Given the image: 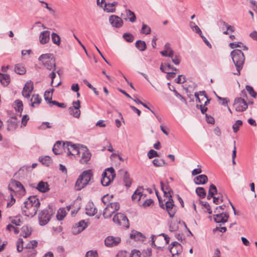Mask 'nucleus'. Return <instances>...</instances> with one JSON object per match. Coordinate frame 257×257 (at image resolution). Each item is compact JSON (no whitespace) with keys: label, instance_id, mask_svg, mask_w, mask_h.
Masks as SVG:
<instances>
[{"label":"nucleus","instance_id":"nucleus-27","mask_svg":"<svg viewBox=\"0 0 257 257\" xmlns=\"http://www.w3.org/2000/svg\"><path fill=\"white\" fill-rule=\"evenodd\" d=\"M65 148L63 145H62L60 141H57L54 145L53 148V152L55 155H59L62 153V149Z\"/></svg>","mask_w":257,"mask_h":257},{"label":"nucleus","instance_id":"nucleus-64","mask_svg":"<svg viewBox=\"0 0 257 257\" xmlns=\"http://www.w3.org/2000/svg\"><path fill=\"white\" fill-rule=\"evenodd\" d=\"M85 257H98L96 251L89 250L86 253Z\"/></svg>","mask_w":257,"mask_h":257},{"label":"nucleus","instance_id":"nucleus-1","mask_svg":"<svg viewBox=\"0 0 257 257\" xmlns=\"http://www.w3.org/2000/svg\"><path fill=\"white\" fill-rule=\"evenodd\" d=\"M40 206L39 199L35 196H32L27 199L22 206V213L28 217L35 216Z\"/></svg>","mask_w":257,"mask_h":257},{"label":"nucleus","instance_id":"nucleus-30","mask_svg":"<svg viewBox=\"0 0 257 257\" xmlns=\"http://www.w3.org/2000/svg\"><path fill=\"white\" fill-rule=\"evenodd\" d=\"M208 181V178L205 175H200L194 178V181L196 184H204Z\"/></svg>","mask_w":257,"mask_h":257},{"label":"nucleus","instance_id":"nucleus-15","mask_svg":"<svg viewBox=\"0 0 257 257\" xmlns=\"http://www.w3.org/2000/svg\"><path fill=\"white\" fill-rule=\"evenodd\" d=\"M109 21L111 25L115 28H119L123 25L122 20L116 15H111L109 18Z\"/></svg>","mask_w":257,"mask_h":257},{"label":"nucleus","instance_id":"nucleus-39","mask_svg":"<svg viewBox=\"0 0 257 257\" xmlns=\"http://www.w3.org/2000/svg\"><path fill=\"white\" fill-rule=\"evenodd\" d=\"M51 39L53 43L58 46H59L61 44L60 37L55 33H52L51 34Z\"/></svg>","mask_w":257,"mask_h":257},{"label":"nucleus","instance_id":"nucleus-21","mask_svg":"<svg viewBox=\"0 0 257 257\" xmlns=\"http://www.w3.org/2000/svg\"><path fill=\"white\" fill-rule=\"evenodd\" d=\"M171 247L170 249L171 253L173 255L179 254L182 247L181 244L178 242L174 241L171 243Z\"/></svg>","mask_w":257,"mask_h":257},{"label":"nucleus","instance_id":"nucleus-43","mask_svg":"<svg viewBox=\"0 0 257 257\" xmlns=\"http://www.w3.org/2000/svg\"><path fill=\"white\" fill-rule=\"evenodd\" d=\"M39 161L47 166H49L52 163L51 158L47 156L39 158Z\"/></svg>","mask_w":257,"mask_h":257},{"label":"nucleus","instance_id":"nucleus-57","mask_svg":"<svg viewBox=\"0 0 257 257\" xmlns=\"http://www.w3.org/2000/svg\"><path fill=\"white\" fill-rule=\"evenodd\" d=\"M123 38L124 39L128 42H132L134 40L133 35L131 33H124L123 35Z\"/></svg>","mask_w":257,"mask_h":257},{"label":"nucleus","instance_id":"nucleus-4","mask_svg":"<svg viewBox=\"0 0 257 257\" xmlns=\"http://www.w3.org/2000/svg\"><path fill=\"white\" fill-rule=\"evenodd\" d=\"M40 64L46 69L50 70H56L55 60L52 54H42L38 58Z\"/></svg>","mask_w":257,"mask_h":257},{"label":"nucleus","instance_id":"nucleus-42","mask_svg":"<svg viewBox=\"0 0 257 257\" xmlns=\"http://www.w3.org/2000/svg\"><path fill=\"white\" fill-rule=\"evenodd\" d=\"M125 14L130 22L134 23L136 21L135 14L131 10L128 9L125 10Z\"/></svg>","mask_w":257,"mask_h":257},{"label":"nucleus","instance_id":"nucleus-10","mask_svg":"<svg viewBox=\"0 0 257 257\" xmlns=\"http://www.w3.org/2000/svg\"><path fill=\"white\" fill-rule=\"evenodd\" d=\"M233 106L236 111L242 112L247 108L248 105L244 99L237 97L234 100Z\"/></svg>","mask_w":257,"mask_h":257},{"label":"nucleus","instance_id":"nucleus-25","mask_svg":"<svg viewBox=\"0 0 257 257\" xmlns=\"http://www.w3.org/2000/svg\"><path fill=\"white\" fill-rule=\"evenodd\" d=\"M152 238V243L151 245L152 246L156 247L158 249H160L162 250L163 246H162V244L159 243V241L160 240H162V241H163V240L159 236H156L154 235H152L151 236Z\"/></svg>","mask_w":257,"mask_h":257},{"label":"nucleus","instance_id":"nucleus-51","mask_svg":"<svg viewBox=\"0 0 257 257\" xmlns=\"http://www.w3.org/2000/svg\"><path fill=\"white\" fill-rule=\"evenodd\" d=\"M172 58V62L176 65L180 64L181 62V57L179 54H176L174 55V53L172 54V56L170 57Z\"/></svg>","mask_w":257,"mask_h":257},{"label":"nucleus","instance_id":"nucleus-62","mask_svg":"<svg viewBox=\"0 0 257 257\" xmlns=\"http://www.w3.org/2000/svg\"><path fill=\"white\" fill-rule=\"evenodd\" d=\"M147 156L149 159H152L154 157H159L158 153L154 150H150L147 154Z\"/></svg>","mask_w":257,"mask_h":257},{"label":"nucleus","instance_id":"nucleus-8","mask_svg":"<svg viewBox=\"0 0 257 257\" xmlns=\"http://www.w3.org/2000/svg\"><path fill=\"white\" fill-rule=\"evenodd\" d=\"M81 146L72 143L71 142H67L64 144L65 148H67L68 156H74L76 157L78 156L81 151Z\"/></svg>","mask_w":257,"mask_h":257},{"label":"nucleus","instance_id":"nucleus-63","mask_svg":"<svg viewBox=\"0 0 257 257\" xmlns=\"http://www.w3.org/2000/svg\"><path fill=\"white\" fill-rule=\"evenodd\" d=\"M142 254L144 257H150L152 255V249L147 248L146 249H144Z\"/></svg>","mask_w":257,"mask_h":257},{"label":"nucleus","instance_id":"nucleus-13","mask_svg":"<svg viewBox=\"0 0 257 257\" xmlns=\"http://www.w3.org/2000/svg\"><path fill=\"white\" fill-rule=\"evenodd\" d=\"M34 89L33 83L30 80L27 81L22 90V95L27 98H30L31 94Z\"/></svg>","mask_w":257,"mask_h":257},{"label":"nucleus","instance_id":"nucleus-54","mask_svg":"<svg viewBox=\"0 0 257 257\" xmlns=\"http://www.w3.org/2000/svg\"><path fill=\"white\" fill-rule=\"evenodd\" d=\"M113 197L112 195H109L107 194L103 196L101 198L102 202L104 204V205H107L109 203H112L110 201V199H112Z\"/></svg>","mask_w":257,"mask_h":257},{"label":"nucleus","instance_id":"nucleus-29","mask_svg":"<svg viewBox=\"0 0 257 257\" xmlns=\"http://www.w3.org/2000/svg\"><path fill=\"white\" fill-rule=\"evenodd\" d=\"M130 237L136 241H144L145 238L142 233L138 231L132 232L130 234Z\"/></svg>","mask_w":257,"mask_h":257},{"label":"nucleus","instance_id":"nucleus-41","mask_svg":"<svg viewBox=\"0 0 257 257\" xmlns=\"http://www.w3.org/2000/svg\"><path fill=\"white\" fill-rule=\"evenodd\" d=\"M152 163L156 167H162L167 165L164 160L159 158L155 159Z\"/></svg>","mask_w":257,"mask_h":257},{"label":"nucleus","instance_id":"nucleus-11","mask_svg":"<svg viewBox=\"0 0 257 257\" xmlns=\"http://www.w3.org/2000/svg\"><path fill=\"white\" fill-rule=\"evenodd\" d=\"M72 106L69 108V111L70 115L73 117L78 118L80 117L81 111L80 110V101L78 100L76 101H73Z\"/></svg>","mask_w":257,"mask_h":257},{"label":"nucleus","instance_id":"nucleus-14","mask_svg":"<svg viewBox=\"0 0 257 257\" xmlns=\"http://www.w3.org/2000/svg\"><path fill=\"white\" fill-rule=\"evenodd\" d=\"M120 241L121 239L119 237L108 236L105 238L104 242L106 246L112 247L118 244Z\"/></svg>","mask_w":257,"mask_h":257},{"label":"nucleus","instance_id":"nucleus-49","mask_svg":"<svg viewBox=\"0 0 257 257\" xmlns=\"http://www.w3.org/2000/svg\"><path fill=\"white\" fill-rule=\"evenodd\" d=\"M66 215V211L64 208L59 209L57 212V218L59 220H62Z\"/></svg>","mask_w":257,"mask_h":257},{"label":"nucleus","instance_id":"nucleus-61","mask_svg":"<svg viewBox=\"0 0 257 257\" xmlns=\"http://www.w3.org/2000/svg\"><path fill=\"white\" fill-rule=\"evenodd\" d=\"M7 229L9 231H14L15 234H18L19 232V229L18 227L14 226L12 224H8L7 226Z\"/></svg>","mask_w":257,"mask_h":257},{"label":"nucleus","instance_id":"nucleus-40","mask_svg":"<svg viewBox=\"0 0 257 257\" xmlns=\"http://www.w3.org/2000/svg\"><path fill=\"white\" fill-rule=\"evenodd\" d=\"M136 47L141 51H145L147 48L146 42L142 40L137 41Z\"/></svg>","mask_w":257,"mask_h":257},{"label":"nucleus","instance_id":"nucleus-20","mask_svg":"<svg viewBox=\"0 0 257 257\" xmlns=\"http://www.w3.org/2000/svg\"><path fill=\"white\" fill-rule=\"evenodd\" d=\"M86 213L89 216H93L97 212V209L94 204L91 202H89L86 205Z\"/></svg>","mask_w":257,"mask_h":257},{"label":"nucleus","instance_id":"nucleus-56","mask_svg":"<svg viewBox=\"0 0 257 257\" xmlns=\"http://www.w3.org/2000/svg\"><path fill=\"white\" fill-rule=\"evenodd\" d=\"M245 88H246V89L247 91V92L249 93V94L252 97H253V98H256V95H257L256 93L254 90V89L252 86H249V85H246Z\"/></svg>","mask_w":257,"mask_h":257},{"label":"nucleus","instance_id":"nucleus-45","mask_svg":"<svg viewBox=\"0 0 257 257\" xmlns=\"http://www.w3.org/2000/svg\"><path fill=\"white\" fill-rule=\"evenodd\" d=\"M103 173H106V176L107 178H109V176H112V181L114 180L115 177V173L114 169L112 167H110L106 169Z\"/></svg>","mask_w":257,"mask_h":257},{"label":"nucleus","instance_id":"nucleus-24","mask_svg":"<svg viewBox=\"0 0 257 257\" xmlns=\"http://www.w3.org/2000/svg\"><path fill=\"white\" fill-rule=\"evenodd\" d=\"M118 3L116 2H113L112 3H104L103 9L104 11L107 13H113L115 11V7L116 6Z\"/></svg>","mask_w":257,"mask_h":257},{"label":"nucleus","instance_id":"nucleus-19","mask_svg":"<svg viewBox=\"0 0 257 257\" xmlns=\"http://www.w3.org/2000/svg\"><path fill=\"white\" fill-rule=\"evenodd\" d=\"M50 31L46 30L42 32L39 35L40 43L42 44H46L49 42L50 40Z\"/></svg>","mask_w":257,"mask_h":257},{"label":"nucleus","instance_id":"nucleus-32","mask_svg":"<svg viewBox=\"0 0 257 257\" xmlns=\"http://www.w3.org/2000/svg\"><path fill=\"white\" fill-rule=\"evenodd\" d=\"M112 181V176H109V178H107L106 176V173H103L102 174V179L101 180V183L104 186H108L110 183Z\"/></svg>","mask_w":257,"mask_h":257},{"label":"nucleus","instance_id":"nucleus-17","mask_svg":"<svg viewBox=\"0 0 257 257\" xmlns=\"http://www.w3.org/2000/svg\"><path fill=\"white\" fill-rule=\"evenodd\" d=\"M228 217L229 215L228 213H220L219 211H218V213L214 215V219L217 223H224L227 221Z\"/></svg>","mask_w":257,"mask_h":257},{"label":"nucleus","instance_id":"nucleus-55","mask_svg":"<svg viewBox=\"0 0 257 257\" xmlns=\"http://www.w3.org/2000/svg\"><path fill=\"white\" fill-rule=\"evenodd\" d=\"M151 32V28L146 24H143L141 29V32L142 34L145 35H148L150 34Z\"/></svg>","mask_w":257,"mask_h":257},{"label":"nucleus","instance_id":"nucleus-26","mask_svg":"<svg viewBox=\"0 0 257 257\" xmlns=\"http://www.w3.org/2000/svg\"><path fill=\"white\" fill-rule=\"evenodd\" d=\"M87 227V224L84 220L80 221L76 227L73 228V232L74 234L80 233Z\"/></svg>","mask_w":257,"mask_h":257},{"label":"nucleus","instance_id":"nucleus-38","mask_svg":"<svg viewBox=\"0 0 257 257\" xmlns=\"http://www.w3.org/2000/svg\"><path fill=\"white\" fill-rule=\"evenodd\" d=\"M123 174V182L125 183V185L126 187H130L132 184V180L130 177V176L127 171H122Z\"/></svg>","mask_w":257,"mask_h":257},{"label":"nucleus","instance_id":"nucleus-60","mask_svg":"<svg viewBox=\"0 0 257 257\" xmlns=\"http://www.w3.org/2000/svg\"><path fill=\"white\" fill-rule=\"evenodd\" d=\"M49 104L51 106L53 105H56L59 107L65 108L66 106V105L64 103H59L56 100H51L49 102Z\"/></svg>","mask_w":257,"mask_h":257},{"label":"nucleus","instance_id":"nucleus-36","mask_svg":"<svg viewBox=\"0 0 257 257\" xmlns=\"http://www.w3.org/2000/svg\"><path fill=\"white\" fill-rule=\"evenodd\" d=\"M15 71L18 74L23 75L26 73V70L22 64H18L15 65Z\"/></svg>","mask_w":257,"mask_h":257},{"label":"nucleus","instance_id":"nucleus-34","mask_svg":"<svg viewBox=\"0 0 257 257\" xmlns=\"http://www.w3.org/2000/svg\"><path fill=\"white\" fill-rule=\"evenodd\" d=\"M42 99L38 94H34L32 95L30 101L31 102V106L35 107V105H39L41 102Z\"/></svg>","mask_w":257,"mask_h":257},{"label":"nucleus","instance_id":"nucleus-44","mask_svg":"<svg viewBox=\"0 0 257 257\" xmlns=\"http://www.w3.org/2000/svg\"><path fill=\"white\" fill-rule=\"evenodd\" d=\"M53 91L54 89L52 88L50 91H46L44 93V99L48 103H49V102L52 100V94Z\"/></svg>","mask_w":257,"mask_h":257},{"label":"nucleus","instance_id":"nucleus-46","mask_svg":"<svg viewBox=\"0 0 257 257\" xmlns=\"http://www.w3.org/2000/svg\"><path fill=\"white\" fill-rule=\"evenodd\" d=\"M24 253L25 257H35L37 254V251L34 248H28Z\"/></svg>","mask_w":257,"mask_h":257},{"label":"nucleus","instance_id":"nucleus-53","mask_svg":"<svg viewBox=\"0 0 257 257\" xmlns=\"http://www.w3.org/2000/svg\"><path fill=\"white\" fill-rule=\"evenodd\" d=\"M197 194L201 198H204L206 196V191L203 187H197L196 189Z\"/></svg>","mask_w":257,"mask_h":257},{"label":"nucleus","instance_id":"nucleus-59","mask_svg":"<svg viewBox=\"0 0 257 257\" xmlns=\"http://www.w3.org/2000/svg\"><path fill=\"white\" fill-rule=\"evenodd\" d=\"M10 219L12 223L16 226L20 225L22 223V221L20 217L16 216L13 218H11Z\"/></svg>","mask_w":257,"mask_h":257},{"label":"nucleus","instance_id":"nucleus-35","mask_svg":"<svg viewBox=\"0 0 257 257\" xmlns=\"http://www.w3.org/2000/svg\"><path fill=\"white\" fill-rule=\"evenodd\" d=\"M229 47L231 49H234L237 47L241 48L243 50H247L248 48L245 45H243L242 42H233L230 43L229 44Z\"/></svg>","mask_w":257,"mask_h":257},{"label":"nucleus","instance_id":"nucleus-9","mask_svg":"<svg viewBox=\"0 0 257 257\" xmlns=\"http://www.w3.org/2000/svg\"><path fill=\"white\" fill-rule=\"evenodd\" d=\"M113 222L123 228L129 227V222L127 217L122 213H117L113 217Z\"/></svg>","mask_w":257,"mask_h":257},{"label":"nucleus","instance_id":"nucleus-52","mask_svg":"<svg viewBox=\"0 0 257 257\" xmlns=\"http://www.w3.org/2000/svg\"><path fill=\"white\" fill-rule=\"evenodd\" d=\"M219 25L220 26H225L226 29H227L228 31H229L230 32H233L235 31V28H234V27L228 25V24L226 23L224 21H220L219 22Z\"/></svg>","mask_w":257,"mask_h":257},{"label":"nucleus","instance_id":"nucleus-18","mask_svg":"<svg viewBox=\"0 0 257 257\" xmlns=\"http://www.w3.org/2000/svg\"><path fill=\"white\" fill-rule=\"evenodd\" d=\"M143 188L141 187H138L132 196V199L134 201H139L142 198L145 197L143 194Z\"/></svg>","mask_w":257,"mask_h":257},{"label":"nucleus","instance_id":"nucleus-6","mask_svg":"<svg viewBox=\"0 0 257 257\" xmlns=\"http://www.w3.org/2000/svg\"><path fill=\"white\" fill-rule=\"evenodd\" d=\"M119 204L117 202L109 203L104 208L103 216L105 218H110L111 215L119 209Z\"/></svg>","mask_w":257,"mask_h":257},{"label":"nucleus","instance_id":"nucleus-2","mask_svg":"<svg viewBox=\"0 0 257 257\" xmlns=\"http://www.w3.org/2000/svg\"><path fill=\"white\" fill-rule=\"evenodd\" d=\"M230 55L236 69V72H234L233 74L239 75L245 61L244 54L240 50L235 49L231 51Z\"/></svg>","mask_w":257,"mask_h":257},{"label":"nucleus","instance_id":"nucleus-12","mask_svg":"<svg viewBox=\"0 0 257 257\" xmlns=\"http://www.w3.org/2000/svg\"><path fill=\"white\" fill-rule=\"evenodd\" d=\"M50 212L47 209H44L39 215V221L41 225H45L48 223L51 218Z\"/></svg>","mask_w":257,"mask_h":257},{"label":"nucleus","instance_id":"nucleus-5","mask_svg":"<svg viewBox=\"0 0 257 257\" xmlns=\"http://www.w3.org/2000/svg\"><path fill=\"white\" fill-rule=\"evenodd\" d=\"M156 194H157V193H156ZM157 195L159 200L160 206L163 209H166L171 218L173 217L176 212V207L174 203L172 197L168 198V200L165 203V207H164V205L161 197H159L158 194H157Z\"/></svg>","mask_w":257,"mask_h":257},{"label":"nucleus","instance_id":"nucleus-48","mask_svg":"<svg viewBox=\"0 0 257 257\" xmlns=\"http://www.w3.org/2000/svg\"><path fill=\"white\" fill-rule=\"evenodd\" d=\"M242 121L241 120H237L232 125L233 131L236 133L239 130L240 126L242 125Z\"/></svg>","mask_w":257,"mask_h":257},{"label":"nucleus","instance_id":"nucleus-31","mask_svg":"<svg viewBox=\"0 0 257 257\" xmlns=\"http://www.w3.org/2000/svg\"><path fill=\"white\" fill-rule=\"evenodd\" d=\"M0 82L4 86H7L10 82V75L7 74H3L0 72Z\"/></svg>","mask_w":257,"mask_h":257},{"label":"nucleus","instance_id":"nucleus-58","mask_svg":"<svg viewBox=\"0 0 257 257\" xmlns=\"http://www.w3.org/2000/svg\"><path fill=\"white\" fill-rule=\"evenodd\" d=\"M23 240L22 238H19L17 242V249L18 252H21L23 249Z\"/></svg>","mask_w":257,"mask_h":257},{"label":"nucleus","instance_id":"nucleus-33","mask_svg":"<svg viewBox=\"0 0 257 257\" xmlns=\"http://www.w3.org/2000/svg\"><path fill=\"white\" fill-rule=\"evenodd\" d=\"M13 188H19L20 190L25 191L24 187L22 184L19 181L16 180H12L9 186V189L11 190H13Z\"/></svg>","mask_w":257,"mask_h":257},{"label":"nucleus","instance_id":"nucleus-7","mask_svg":"<svg viewBox=\"0 0 257 257\" xmlns=\"http://www.w3.org/2000/svg\"><path fill=\"white\" fill-rule=\"evenodd\" d=\"M79 155H80L79 161L81 164L87 165L89 164L92 155L86 146H81V151Z\"/></svg>","mask_w":257,"mask_h":257},{"label":"nucleus","instance_id":"nucleus-50","mask_svg":"<svg viewBox=\"0 0 257 257\" xmlns=\"http://www.w3.org/2000/svg\"><path fill=\"white\" fill-rule=\"evenodd\" d=\"M15 103L16 105L15 107V109L18 112L21 113L23 109V104L22 101L20 100H16L15 101Z\"/></svg>","mask_w":257,"mask_h":257},{"label":"nucleus","instance_id":"nucleus-22","mask_svg":"<svg viewBox=\"0 0 257 257\" xmlns=\"http://www.w3.org/2000/svg\"><path fill=\"white\" fill-rule=\"evenodd\" d=\"M199 93H200V96L202 97L201 99L199 97L198 93L196 92L195 93V96L197 99L196 101L198 100V102L201 103V100H203L204 98H206V100L204 102V105L205 106V105H207L209 103L210 99L208 98V97H207V96L205 93V91H200Z\"/></svg>","mask_w":257,"mask_h":257},{"label":"nucleus","instance_id":"nucleus-23","mask_svg":"<svg viewBox=\"0 0 257 257\" xmlns=\"http://www.w3.org/2000/svg\"><path fill=\"white\" fill-rule=\"evenodd\" d=\"M36 189L40 192L45 193L49 190V186L47 182L43 181H40L37 185Z\"/></svg>","mask_w":257,"mask_h":257},{"label":"nucleus","instance_id":"nucleus-47","mask_svg":"<svg viewBox=\"0 0 257 257\" xmlns=\"http://www.w3.org/2000/svg\"><path fill=\"white\" fill-rule=\"evenodd\" d=\"M190 28L193 31H195L197 34H199L200 36L202 35V32L199 27L197 26L193 22H190L189 23Z\"/></svg>","mask_w":257,"mask_h":257},{"label":"nucleus","instance_id":"nucleus-37","mask_svg":"<svg viewBox=\"0 0 257 257\" xmlns=\"http://www.w3.org/2000/svg\"><path fill=\"white\" fill-rule=\"evenodd\" d=\"M8 130L16 128L17 125V117L16 116L12 117L8 120Z\"/></svg>","mask_w":257,"mask_h":257},{"label":"nucleus","instance_id":"nucleus-28","mask_svg":"<svg viewBox=\"0 0 257 257\" xmlns=\"http://www.w3.org/2000/svg\"><path fill=\"white\" fill-rule=\"evenodd\" d=\"M32 233V229L27 225H24L21 228L20 235L27 238L29 237Z\"/></svg>","mask_w":257,"mask_h":257},{"label":"nucleus","instance_id":"nucleus-16","mask_svg":"<svg viewBox=\"0 0 257 257\" xmlns=\"http://www.w3.org/2000/svg\"><path fill=\"white\" fill-rule=\"evenodd\" d=\"M161 189L163 191L164 196L166 198L172 197L173 194V191L170 187L168 183L165 184L163 182H161Z\"/></svg>","mask_w":257,"mask_h":257},{"label":"nucleus","instance_id":"nucleus-3","mask_svg":"<svg viewBox=\"0 0 257 257\" xmlns=\"http://www.w3.org/2000/svg\"><path fill=\"white\" fill-rule=\"evenodd\" d=\"M93 176L91 170L83 171L79 176L75 183V189L76 190H80L86 186L90 181Z\"/></svg>","mask_w":257,"mask_h":257}]
</instances>
